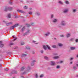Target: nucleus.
<instances>
[{
    "label": "nucleus",
    "mask_w": 78,
    "mask_h": 78,
    "mask_svg": "<svg viewBox=\"0 0 78 78\" xmlns=\"http://www.w3.org/2000/svg\"><path fill=\"white\" fill-rule=\"evenodd\" d=\"M27 34H29V33H31V30L29 29H27Z\"/></svg>",
    "instance_id": "ddd939ff"
},
{
    "label": "nucleus",
    "mask_w": 78,
    "mask_h": 78,
    "mask_svg": "<svg viewBox=\"0 0 78 78\" xmlns=\"http://www.w3.org/2000/svg\"><path fill=\"white\" fill-rule=\"evenodd\" d=\"M11 13H9L7 15V17L8 18H11Z\"/></svg>",
    "instance_id": "f3484780"
},
{
    "label": "nucleus",
    "mask_w": 78,
    "mask_h": 78,
    "mask_svg": "<svg viewBox=\"0 0 78 78\" xmlns=\"http://www.w3.org/2000/svg\"><path fill=\"white\" fill-rule=\"evenodd\" d=\"M28 34H27V32H26L24 34L23 36H25L28 35Z\"/></svg>",
    "instance_id": "f704fd0d"
},
{
    "label": "nucleus",
    "mask_w": 78,
    "mask_h": 78,
    "mask_svg": "<svg viewBox=\"0 0 78 78\" xmlns=\"http://www.w3.org/2000/svg\"><path fill=\"white\" fill-rule=\"evenodd\" d=\"M76 67H78V62L76 63Z\"/></svg>",
    "instance_id": "3c124183"
},
{
    "label": "nucleus",
    "mask_w": 78,
    "mask_h": 78,
    "mask_svg": "<svg viewBox=\"0 0 78 78\" xmlns=\"http://www.w3.org/2000/svg\"><path fill=\"white\" fill-rule=\"evenodd\" d=\"M26 56H27V55L23 54L22 55L21 57H25Z\"/></svg>",
    "instance_id": "cd10ccee"
},
{
    "label": "nucleus",
    "mask_w": 78,
    "mask_h": 78,
    "mask_svg": "<svg viewBox=\"0 0 78 78\" xmlns=\"http://www.w3.org/2000/svg\"><path fill=\"white\" fill-rule=\"evenodd\" d=\"M33 42H34V43H35V42H36V41H33Z\"/></svg>",
    "instance_id": "4d7b16f0"
},
{
    "label": "nucleus",
    "mask_w": 78,
    "mask_h": 78,
    "mask_svg": "<svg viewBox=\"0 0 78 78\" xmlns=\"http://www.w3.org/2000/svg\"><path fill=\"white\" fill-rule=\"evenodd\" d=\"M18 12H21V13H23V12H24L23 11L20 10V9H18L17 10Z\"/></svg>",
    "instance_id": "6ab92c4d"
},
{
    "label": "nucleus",
    "mask_w": 78,
    "mask_h": 78,
    "mask_svg": "<svg viewBox=\"0 0 78 78\" xmlns=\"http://www.w3.org/2000/svg\"><path fill=\"white\" fill-rule=\"evenodd\" d=\"M60 37H65V36L64 35L61 34L60 35Z\"/></svg>",
    "instance_id": "7c9ffc66"
},
{
    "label": "nucleus",
    "mask_w": 78,
    "mask_h": 78,
    "mask_svg": "<svg viewBox=\"0 0 78 78\" xmlns=\"http://www.w3.org/2000/svg\"><path fill=\"white\" fill-rule=\"evenodd\" d=\"M63 13L66 14L69 12V9H65L62 10Z\"/></svg>",
    "instance_id": "20e7f679"
},
{
    "label": "nucleus",
    "mask_w": 78,
    "mask_h": 78,
    "mask_svg": "<svg viewBox=\"0 0 78 78\" xmlns=\"http://www.w3.org/2000/svg\"><path fill=\"white\" fill-rule=\"evenodd\" d=\"M25 67H22L21 69V71H23L25 69Z\"/></svg>",
    "instance_id": "c85d7f7f"
},
{
    "label": "nucleus",
    "mask_w": 78,
    "mask_h": 78,
    "mask_svg": "<svg viewBox=\"0 0 78 78\" xmlns=\"http://www.w3.org/2000/svg\"><path fill=\"white\" fill-rule=\"evenodd\" d=\"M26 48L27 50H30V47H26Z\"/></svg>",
    "instance_id": "a19ab883"
},
{
    "label": "nucleus",
    "mask_w": 78,
    "mask_h": 78,
    "mask_svg": "<svg viewBox=\"0 0 78 78\" xmlns=\"http://www.w3.org/2000/svg\"><path fill=\"white\" fill-rule=\"evenodd\" d=\"M14 26H12L11 27H10V29H9V30H12V29H14Z\"/></svg>",
    "instance_id": "bb28decb"
},
{
    "label": "nucleus",
    "mask_w": 78,
    "mask_h": 78,
    "mask_svg": "<svg viewBox=\"0 0 78 78\" xmlns=\"http://www.w3.org/2000/svg\"><path fill=\"white\" fill-rule=\"evenodd\" d=\"M50 33L49 32H48L46 34H45L44 36L45 37H46V36H49V35H50Z\"/></svg>",
    "instance_id": "6e6552de"
},
{
    "label": "nucleus",
    "mask_w": 78,
    "mask_h": 78,
    "mask_svg": "<svg viewBox=\"0 0 78 78\" xmlns=\"http://www.w3.org/2000/svg\"><path fill=\"white\" fill-rule=\"evenodd\" d=\"M30 70H31V67L30 66H28L27 68V71L24 72L23 74H26V73H27L30 71Z\"/></svg>",
    "instance_id": "f03ea898"
},
{
    "label": "nucleus",
    "mask_w": 78,
    "mask_h": 78,
    "mask_svg": "<svg viewBox=\"0 0 78 78\" xmlns=\"http://www.w3.org/2000/svg\"><path fill=\"white\" fill-rule=\"evenodd\" d=\"M32 13H33V12H29V14L30 15L31 14H32Z\"/></svg>",
    "instance_id": "a18cd8bd"
},
{
    "label": "nucleus",
    "mask_w": 78,
    "mask_h": 78,
    "mask_svg": "<svg viewBox=\"0 0 78 78\" xmlns=\"http://www.w3.org/2000/svg\"><path fill=\"white\" fill-rule=\"evenodd\" d=\"M25 26H24L21 29L22 31H25Z\"/></svg>",
    "instance_id": "393cba45"
},
{
    "label": "nucleus",
    "mask_w": 78,
    "mask_h": 78,
    "mask_svg": "<svg viewBox=\"0 0 78 78\" xmlns=\"http://www.w3.org/2000/svg\"><path fill=\"white\" fill-rule=\"evenodd\" d=\"M54 59H56L59 58V57L58 56H55L53 57Z\"/></svg>",
    "instance_id": "b1692460"
},
{
    "label": "nucleus",
    "mask_w": 78,
    "mask_h": 78,
    "mask_svg": "<svg viewBox=\"0 0 78 78\" xmlns=\"http://www.w3.org/2000/svg\"><path fill=\"white\" fill-rule=\"evenodd\" d=\"M35 15H36V16H40L41 14L39 12H37L35 13Z\"/></svg>",
    "instance_id": "5701e85b"
},
{
    "label": "nucleus",
    "mask_w": 78,
    "mask_h": 78,
    "mask_svg": "<svg viewBox=\"0 0 78 78\" xmlns=\"http://www.w3.org/2000/svg\"><path fill=\"white\" fill-rule=\"evenodd\" d=\"M58 45L60 47H62L63 46V44L61 43H58Z\"/></svg>",
    "instance_id": "aec40b11"
},
{
    "label": "nucleus",
    "mask_w": 78,
    "mask_h": 78,
    "mask_svg": "<svg viewBox=\"0 0 78 78\" xmlns=\"http://www.w3.org/2000/svg\"><path fill=\"white\" fill-rule=\"evenodd\" d=\"M28 8V7L27 6H25L24 7V9H27Z\"/></svg>",
    "instance_id": "79ce46f5"
},
{
    "label": "nucleus",
    "mask_w": 78,
    "mask_h": 78,
    "mask_svg": "<svg viewBox=\"0 0 78 78\" xmlns=\"http://www.w3.org/2000/svg\"><path fill=\"white\" fill-rule=\"evenodd\" d=\"M16 39H17V38H15V39L13 40V41H16Z\"/></svg>",
    "instance_id": "052dcab7"
},
{
    "label": "nucleus",
    "mask_w": 78,
    "mask_h": 78,
    "mask_svg": "<svg viewBox=\"0 0 78 78\" xmlns=\"http://www.w3.org/2000/svg\"><path fill=\"white\" fill-rule=\"evenodd\" d=\"M54 14L51 15V18H53V17H54Z\"/></svg>",
    "instance_id": "37998d69"
},
{
    "label": "nucleus",
    "mask_w": 78,
    "mask_h": 78,
    "mask_svg": "<svg viewBox=\"0 0 78 78\" xmlns=\"http://www.w3.org/2000/svg\"><path fill=\"white\" fill-rule=\"evenodd\" d=\"M32 54H35V52L33 51L32 52Z\"/></svg>",
    "instance_id": "6e6d98bb"
},
{
    "label": "nucleus",
    "mask_w": 78,
    "mask_h": 78,
    "mask_svg": "<svg viewBox=\"0 0 78 78\" xmlns=\"http://www.w3.org/2000/svg\"><path fill=\"white\" fill-rule=\"evenodd\" d=\"M14 45V44L12 43H10V45Z\"/></svg>",
    "instance_id": "49530a36"
},
{
    "label": "nucleus",
    "mask_w": 78,
    "mask_h": 78,
    "mask_svg": "<svg viewBox=\"0 0 78 78\" xmlns=\"http://www.w3.org/2000/svg\"><path fill=\"white\" fill-rule=\"evenodd\" d=\"M74 59V58H70V59L71 61V60H73Z\"/></svg>",
    "instance_id": "de8ad7c7"
},
{
    "label": "nucleus",
    "mask_w": 78,
    "mask_h": 78,
    "mask_svg": "<svg viewBox=\"0 0 78 78\" xmlns=\"http://www.w3.org/2000/svg\"><path fill=\"white\" fill-rule=\"evenodd\" d=\"M26 25L27 27H30V26H31L30 25L28 24H26Z\"/></svg>",
    "instance_id": "ea45409f"
},
{
    "label": "nucleus",
    "mask_w": 78,
    "mask_h": 78,
    "mask_svg": "<svg viewBox=\"0 0 78 78\" xmlns=\"http://www.w3.org/2000/svg\"><path fill=\"white\" fill-rule=\"evenodd\" d=\"M60 66L58 65L56 66V69H60Z\"/></svg>",
    "instance_id": "a878e982"
},
{
    "label": "nucleus",
    "mask_w": 78,
    "mask_h": 78,
    "mask_svg": "<svg viewBox=\"0 0 78 78\" xmlns=\"http://www.w3.org/2000/svg\"><path fill=\"white\" fill-rule=\"evenodd\" d=\"M40 52L41 53H44V50H41L40 51Z\"/></svg>",
    "instance_id": "c03bdc74"
},
{
    "label": "nucleus",
    "mask_w": 78,
    "mask_h": 78,
    "mask_svg": "<svg viewBox=\"0 0 78 78\" xmlns=\"http://www.w3.org/2000/svg\"><path fill=\"white\" fill-rule=\"evenodd\" d=\"M24 44H25V43L23 42L21 43V45H24Z\"/></svg>",
    "instance_id": "09e8293b"
},
{
    "label": "nucleus",
    "mask_w": 78,
    "mask_h": 78,
    "mask_svg": "<svg viewBox=\"0 0 78 78\" xmlns=\"http://www.w3.org/2000/svg\"><path fill=\"white\" fill-rule=\"evenodd\" d=\"M58 21L57 19H54L53 20V22L54 23H56Z\"/></svg>",
    "instance_id": "dca6fc26"
},
{
    "label": "nucleus",
    "mask_w": 78,
    "mask_h": 78,
    "mask_svg": "<svg viewBox=\"0 0 78 78\" xmlns=\"http://www.w3.org/2000/svg\"><path fill=\"white\" fill-rule=\"evenodd\" d=\"M73 63V62H71L70 63V64H72Z\"/></svg>",
    "instance_id": "13d9d810"
},
{
    "label": "nucleus",
    "mask_w": 78,
    "mask_h": 78,
    "mask_svg": "<svg viewBox=\"0 0 78 78\" xmlns=\"http://www.w3.org/2000/svg\"><path fill=\"white\" fill-rule=\"evenodd\" d=\"M34 24L33 23H31V25H32V26H34Z\"/></svg>",
    "instance_id": "8fccbe9b"
},
{
    "label": "nucleus",
    "mask_w": 78,
    "mask_h": 78,
    "mask_svg": "<svg viewBox=\"0 0 78 78\" xmlns=\"http://www.w3.org/2000/svg\"><path fill=\"white\" fill-rule=\"evenodd\" d=\"M35 76L36 78H38V74H36Z\"/></svg>",
    "instance_id": "4c0bfd02"
},
{
    "label": "nucleus",
    "mask_w": 78,
    "mask_h": 78,
    "mask_svg": "<svg viewBox=\"0 0 78 78\" xmlns=\"http://www.w3.org/2000/svg\"><path fill=\"white\" fill-rule=\"evenodd\" d=\"M44 75L43 74H42L40 76V78H42L43 77H44Z\"/></svg>",
    "instance_id": "72a5a7b5"
},
{
    "label": "nucleus",
    "mask_w": 78,
    "mask_h": 78,
    "mask_svg": "<svg viewBox=\"0 0 78 78\" xmlns=\"http://www.w3.org/2000/svg\"><path fill=\"white\" fill-rule=\"evenodd\" d=\"M35 44H38V43H35Z\"/></svg>",
    "instance_id": "338daca9"
},
{
    "label": "nucleus",
    "mask_w": 78,
    "mask_h": 78,
    "mask_svg": "<svg viewBox=\"0 0 78 78\" xmlns=\"http://www.w3.org/2000/svg\"><path fill=\"white\" fill-rule=\"evenodd\" d=\"M18 25H19V24H16L15 25L13 26V27H14V28H15V27H18Z\"/></svg>",
    "instance_id": "2f4dec72"
},
{
    "label": "nucleus",
    "mask_w": 78,
    "mask_h": 78,
    "mask_svg": "<svg viewBox=\"0 0 78 78\" xmlns=\"http://www.w3.org/2000/svg\"><path fill=\"white\" fill-rule=\"evenodd\" d=\"M71 35V34H67L66 35V37L67 38L68 37H70V36Z\"/></svg>",
    "instance_id": "4be33fe9"
},
{
    "label": "nucleus",
    "mask_w": 78,
    "mask_h": 78,
    "mask_svg": "<svg viewBox=\"0 0 78 78\" xmlns=\"http://www.w3.org/2000/svg\"><path fill=\"white\" fill-rule=\"evenodd\" d=\"M58 4H59V5H63V2L61 1H59L58 2Z\"/></svg>",
    "instance_id": "9b49d317"
},
{
    "label": "nucleus",
    "mask_w": 78,
    "mask_h": 78,
    "mask_svg": "<svg viewBox=\"0 0 78 78\" xmlns=\"http://www.w3.org/2000/svg\"><path fill=\"white\" fill-rule=\"evenodd\" d=\"M0 67H2V65L1 64H0Z\"/></svg>",
    "instance_id": "680f3d73"
},
{
    "label": "nucleus",
    "mask_w": 78,
    "mask_h": 78,
    "mask_svg": "<svg viewBox=\"0 0 78 78\" xmlns=\"http://www.w3.org/2000/svg\"><path fill=\"white\" fill-rule=\"evenodd\" d=\"M51 66H55V62L53 61L51 62Z\"/></svg>",
    "instance_id": "f8f14e48"
},
{
    "label": "nucleus",
    "mask_w": 78,
    "mask_h": 78,
    "mask_svg": "<svg viewBox=\"0 0 78 78\" xmlns=\"http://www.w3.org/2000/svg\"><path fill=\"white\" fill-rule=\"evenodd\" d=\"M76 42H78V39H76Z\"/></svg>",
    "instance_id": "603ef678"
},
{
    "label": "nucleus",
    "mask_w": 78,
    "mask_h": 78,
    "mask_svg": "<svg viewBox=\"0 0 78 78\" xmlns=\"http://www.w3.org/2000/svg\"><path fill=\"white\" fill-rule=\"evenodd\" d=\"M4 11L5 12L8 11V7L5 6L4 9Z\"/></svg>",
    "instance_id": "39448f33"
},
{
    "label": "nucleus",
    "mask_w": 78,
    "mask_h": 78,
    "mask_svg": "<svg viewBox=\"0 0 78 78\" xmlns=\"http://www.w3.org/2000/svg\"><path fill=\"white\" fill-rule=\"evenodd\" d=\"M12 73H15V74H17V72L15 71H12V73H9V75H12Z\"/></svg>",
    "instance_id": "423d86ee"
},
{
    "label": "nucleus",
    "mask_w": 78,
    "mask_h": 78,
    "mask_svg": "<svg viewBox=\"0 0 78 78\" xmlns=\"http://www.w3.org/2000/svg\"><path fill=\"white\" fill-rule=\"evenodd\" d=\"M65 3H66V4H67V5H69V2L68 1H66Z\"/></svg>",
    "instance_id": "c756f323"
},
{
    "label": "nucleus",
    "mask_w": 78,
    "mask_h": 78,
    "mask_svg": "<svg viewBox=\"0 0 78 78\" xmlns=\"http://www.w3.org/2000/svg\"><path fill=\"white\" fill-rule=\"evenodd\" d=\"M52 48H56V46L55 45H53L52 46Z\"/></svg>",
    "instance_id": "c9c22d12"
},
{
    "label": "nucleus",
    "mask_w": 78,
    "mask_h": 78,
    "mask_svg": "<svg viewBox=\"0 0 78 78\" xmlns=\"http://www.w3.org/2000/svg\"><path fill=\"white\" fill-rule=\"evenodd\" d=\"M9 3L10 4V5H13V3L11 1H9Z\"/></svg>",
    "instance_id": "e433bc0d"
},
{
    "label": "nucleus",
    "mask_w": 78,
    "mask_h": 78,
    "mask_svg": "<svg viewBox=\"0 0 78 78\" xmlns=\"http://www.w3.org/2000/svg\"><path fill=\"white\" fill-rule=\"evenodd\" d=\"M77 69V68L76 67V66H73V69L74 70H76Z\"/></svg>",
    "instance_id": "2eb2a0df"
},
{
    "label": "nucleus",
    "mask_w": 78,
    "mask_h": 78,
    "mask_svg": "<svg viewBox=\"0 0 78 78\" xmlns=\"http://www.w3.org/2000/svg\"><path fill=\"white\" fill-rule=\"evenodd\" d=\"M75 48H76L75 47H72L70 48V49L71 50H75Z\"/></svg>",
    "instance_id": "4468645a"
},
{
    "label": "nucleus",
    "mask_w": 78,
    "mask_h": 78,
    "mask_svg": "<svg viewBox=\"0 0 78 78\" xmlns=\"http://www.w3.org/2000/svg\"><path fill=\"white\" fill-rule=\"evenodd\" d=\"M12 23L10 22L7 23L6 25L7 26H9V25H12Z\"/></svg>",
    "instance_id": "a211bd4d"
},
{
    "label": "nucleus",
    "mask_w": 78,
    "mask_h": 78,
    "mask_svg": "<svg viewBox=\"0 0 78 78\" xmlns=\"http://www.w3.org/2000/svg\"><path fill=\"white\" fill-rule=\"evenodd\" d=\"M76 57H77V58H78V55H77L76 56Z\"/></svg>",
    "instance_id": "774afa93"
},
{
    "label": "nucleus",
    "mask_w": 78,
    "mask_h": 78,
    "mask_svg": "<svg viewBox=\"0 0 78 78\" xmlns=\"http://www.w3.org/2000/svg\"><path fill=\"white\" fill-rule=\"evenodd\" d=\"M36 60H34L32 61V63H31V66H33L34 65V64L35 62H36Z\"/></svg>",
    "instance_id": "0eeeda50"
},
{
    "label": "nucleus",
    "mask_w": 78,
    "mask_h": 78,
    "mask_svg": "<svg viewBox=\"0 0 78 78\" xmlns=\"http://www.w3.org/2000/svg\"><path fill=\"white\" fill-rule=\"evenodd\" d=\"M32 10V8H30V10Z\"/></svg>",
    "instance_id": "69168bd1"
},
{
    "label": "nucleus",
    "mask_w": 78,
    "mask_h": 78,
    "mask_svg": "<svg viewBox=\"0 0 78 78\" xmlns=\"http://www.w3.org/2000/svg\"><path fill=\"white\" fill-rule=\"evenodd\" d=\"M18 48V47H16L15 48H14V49H17Z\"/></svg>",
    "instance_id": "864d4df0"
},
{
    "label": "nucleus",
    "mask_w": 78,
    "mask_h": 78,
    "mask_svg": "<svg viewBox=\"0 0 78 78\" xmlns=\"http://www.w3.org/2000/svg\"><path fill=\"white\" fill-rule=\"evenodd\" d=\"M73 38L71 39L70 40L71 41H73Z\"/></svg>",
    "instance_id": "bf43d9fd"
},
{
    "label": "nucleus",
    "mask_w": 78,
    "mask_h": 78,
    "mask_svg": "<svg viewBox=\"0 0 78 78\" xmlns=\"http://www.w3.org/2000/svg\"><path fill=\"white\" fill-rule=\"evenodd\" d=\"M4 46V44L2 43V41H0V47L2 48Z\"/></svg>",
    "instance_id": "1a4fd4ad"
},
{
    "label": "nucleus",
    "mask_w": 78,
    "mask_h": 78,
    "mask_svg": "<svg viewBox=\"0 0 78 78\" xmlns=\"http://www.w3.org/2000/svg\"><path fill=\"white\" fill-rule=\"evenodd\" d=\"M44 58L45 59H46V60H48V58L47 56L44 57Z\"/></svg>",
    "instance_id": "473e14b6"
},
{
    "label": "nucleus",
    "mask_w": 78,
    "mask_h": 78,
    "mask_svg": "<svg viewBox=\"0 0 78 78\" xmlns=\"http://www.w3.org/2000/svg\"><path fill=\"white\" fill-rule=\"evenodd\" d=\"M2 22L5 23V24L6 25V23H7V22L5 20H3Z\"/></svg>",
    "instance_id": "58836bf2"
},
{
    "label": "nucleus",
    "mask_w": 78,
    "mask_h": 78,
    "mask_svg": "<svg viewBox=\"0 0 78 78\" xmlns=\"http://www.w3.org/2000/svg\"><path fill=\"white\" fill-rule=\"evenodd\" d=\"M63 61H61L60 62V63H62L63 62Z\"/></svg>",
    "instance_id": "e2e57ef3"
},
{
    "label": "nucleus",
    "mask_w": 78,
    "mask_h": 78,
    "mask_svg": "<svg viewBox=\"0 0 78 78\" xmlns=\"http://www.w3.org/2000/svg\"><path fill=\"white\" fill-rule=\"evenodd\" d=\"M43 48L44 50H46L48 49L49 50H51V48L48 45H43Z\"/></svg>",
    "instance_id": "f257e3e1"
},
{
    "label": "nucleus",
    "mask_w": 78,
    "mask_h": 78,
    "mask_svg": "<svg viewBox=\"0 0 78 78\" xmlns=\"http://www.w3.org/2000/svg\"><path fill=\"white\" fill-rule=\"evenodd\" d=\"M17 17H18L17 16H16L15 18H17Z\"/></svg>",
    "instance_id": "0e129e2a"
},
{
    "label": "nucleus",
    "mask_w": 78,
    "mask_h": 78,
    "mask_svg": "<svg viewBox=\"0 0 78 78\" xmlns=\"http://www.w3.org/2000/svg\"><path fill=\"white\" fill-rule=\"evenodd\" d=\"M5 71H8V69L6 68L5 69Z\"/></svg>",
    "instance_id": "5fc2aeb1"
},
{
    "label": "nucleus",
    "mask_w": 78,
    "mask_h": 78,
    "mask_svg": "<svg viewBox=\"0 0 78 78\" xmlns=\"http://www.w3.org/2000/svg\"><path fill=\"white\" fill-rule=\"evenodd\" d=\"M13 10V8L11 7H8V11H12Z\"/></svg>",
    "instance_id": "9d476101"
},
{
    "label": "nucleus",
    "mask_w": 78,
    "mask_h": 78,
    "mask_svg": "<svg viewBox=\"0 0 78 78\" xmlns=\"http://www.w3.org/2000/svg\"><path fill=\"white\" fill-rule=\"evenodd\" d=\"M76 9H73L72 10V12H74V13H75L76 12Z\"/></svg>",
    "instance_id": "412c9836"
},
{
    "label": "nucleus",
    "mask_w": 78,
    "mask_h": 78,
    "mask_svg": "<svg viewBox=\"0 0 78 78\" xmlns=\"http://www.w3.org/2000/svg\"><path fill=\"white\" fill-rule=\"evenodd\" d=\"M61 24L62 26H66V23L64 20H62L61 22Z\"/></svg>",
    "instance_id": "7ed1b4c3"
}]
</instances>
